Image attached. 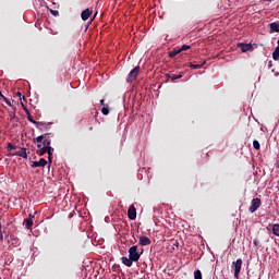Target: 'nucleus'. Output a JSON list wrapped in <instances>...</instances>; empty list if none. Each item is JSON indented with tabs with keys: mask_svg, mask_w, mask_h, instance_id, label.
Segmentation results:
<instances>
[{
	"mask_svg": "<svg viewBox=\"0 0 279 279\" xmlns=\"http://www.w3.org/2000/svg\"><path fill=\"white\" fill-rule=\"evenodd\" d=\"M204 64H206V61L202 62L201 64L190 63V69H202Z\"/></svg>",
	"mask_w": 279,
	"mask_h": 279,
	"instance_id": "412c9836",
	"label": "nucleus"
},
{
	"mask_svg": "<svg viewBox=\"0 0 279 279\" xmlns=\"http://www.w3.org/2000/svg\"><path fill=\"white\" fill-rule=\"evenodd\" d=\"M44 128L45 130H49L51 128V123L45 122Z\"/></svg>",
	"mask_w": 279,
	"mask_h": 279,
	"instance_id": "2f4dec72",
	"label": "nucleus"
},
{
	"mask_svg": "<svg viewBox=\"0 0 279 279\" xmlns=\"http://www.w3.org/2000/svg\"><path fill=\"white\" fill-rule=\"evenodd\" d=\"M48 154V160L51 162V158H53V148H50V151H47Z\"/></svg>",
	"mask_w": 279,
	"mask_h": 279,
	"instance_id": "393cba45",
	"label": "nucleus"
},
{
	"mask_svg": "<svg viewBox=\"0 0 279 279\" xmlns=\"http://www.w3.org/2000/svg\"><path fill=\"white\" fill-rule=\"evenodd\" d=\"M32 167L33 169H36L38 167H47V159L40 158L38 161H33Z\"/></svg>",
	"mask_w": 279,
	"mask_h": 279,
	"instance_id": "9d476101",
	"label": "nucleus"
},
{
	"mask_svg": "<svg viewBox=\"0 0 279 279\" xmlns=\"http://www.w3.org/2000/svg\"><path fill=\"white\" fill-rule=\"evenodd\" d=\"M240 47H241V51L243 53H245L246 51H251V49H252L251 44H240Z\"/></svg>",
	"mask_w": 279,
	"mask_h": 279,
	"instance_id": "f3484780",
	"label": "nucleus"
},
{
	"mask_svg": "<svg viewBox=\"0 0 279 279\" xmlns=\"http://www.w3.org/2000/svg\"><path fill=\"white\" fill-rule=\"evenodd\" d=\"M166 77H167V80H171L172 82H175V80H182L183 74H178V75L177 74H173V75L167 74Z\"/></svg>",
	"mask_w": 279,
	"mask_h": 279,
	"instance_id": "2eb2a0df",
	"label": "nucleus"
},
{
	"mask_svg": "<svg viewBox=\"0 0 279 279\" xmlns=\"http://www.w3.org/2000/svg\"><path fill=\"white\" fill-rule=\"evenodd\" d=\"M34 216L29 214L28 218L24 219V226L27 230H32V226H34Z\"/></svg>",
	"mask_w": 279,
	"mask_h": 279,
	"instance_id": "1a4fd4ad",
	"label": "nucleus"
},
{
	"mask_svg": "<svg viewBox=\"0 0 279 279\" xmlns=\"http://www.w3.org/2000/svg\"><path fill=\"white\" fill-rule=\"evenodd\" d=\"M100 105L105 106V100L104 99L100 100Z\"/></svg>",
	"mask_w": 279,
	"mask_h": 279,
	"instance_id": "c9c22d12",
	"label": "nucleus"
},
{
	"mask_svg": "<svg viewBox=\"0 0 279 279\" xmlns=\"http://www.w3.org/2000/svg\"><path fill=\"white\" fill-rule=\"evenodd\" d=\"M95 16H97V12L94 14L93 19L90 20V23H93V21H95Z\"/></svg>",
	"mask_w": 279,
	"mask_h": 279,
	"instance_id": "f704fd0d",
	"label": "nucleus"
},
{
	"mask_svg": "<svg viewBox=\"0 0 279 279\" xmlns=\"http://www.w3.org/2000/svg\"><path fill=\"white\" fill-rule=\"evenodd\" d=\"M268 69H271V61H270L269 64H268Z\"/></svg>",
	"mask_w": 279,
	"mask_h": 279,
	"instance_id": "4c0bfd02",
	"label": "nucleus"
},
{
	"mask_svg": "<svg viewBox=\"0 0 279 279\" xmlns=\"http://www.w3.org/2000/svg\"><path fill=\"white\" fill-rule=\"evenodd\" d=\"M138 73H141V66H135L130 73L126 78L128 84H132V82H135L136 77H138Z\"/></svg>",
	"mask_w": 279,
	"mask_h": 279,
	"instance_id": "20e7f679",
	"label": "nucleus"
},
{
	"mask_svg": "<svg viewBox=\"0 0 279 279\" xmlns=\"http://www.w3.org/2000/svg\"><path fill=\"white\" fill-rule=\"evenodd\" d=\"M10 156H20L21 158L27 159V148H22L21 150L10 154Z\"/></svg>",
	"mask_w": 279,
	"mask_h": 279,
	"instance_id": "9b49d317",
	"label": "nucleus"
},
{
	"mask_svg": "<svg viewBox=\"0 0 279 279\" xmlns=\"http://www.w3.org/2000/svg\"><path fill=\"white\" fill-rule=\"evenodd\" d=\"M90 16H93V10H90V9H85L81 13L82 21H88V19H90Z\"/></svg>",
	"mask_w": 279,
	"mask_h": 279,
	"instance_id": "0eeeda50",
	"label": "nucleus"
},
{
	"mask_svg": "<svg viewBox=\"0 0 279 279\" xmlns=\"http://www.w3.org/2000/svg\"><path fill=\"white\" fill-rule=\"evenodd\" d=\"M22 99H25V96H23Z\"/></svg>",
	"mask_w": 279,
	"mask_h": 279,
	"instance_id": "ea45409f",
	"label": "nucleus"
},
{
	"mask_svg": "<svg viewBox=\"0 0 279 279\" xmlns=\"http://www.w3.org/2000/svg\"><path fill=\"white\" fill-rule=\"evenodd\" d=\"M38 150L37 154L38 156H45L47 151H49V148L43 146V144H37Z\"/></svg>",
	"mask_w": 279,
	"mask_h": 279,
	"instance_id": "f8f14e48",
	"label": "nucleus"
},
{
	"mask_svg": "<svg viewBox=\"0 0 279 279\" xmlns=\"http://www.w3.org/2000/svg\"><path fill=\"white\" fill-rule=\"evenodd\" d=\"M26 110V114H27V120L33 123L34 125H41L40 123H38V121L34 120V118L32 117V113H29V110L25 109Z\"/></svg>",
	"mask_w": 279,
	"mask_h": 279,
	"instance_id": "dca6fc26",
	"label": "nucleus"
},
{
	"mask_svg": "<svg viewBox=\"0 0 279 279\" xmlns=\"http://www.w3.org/2000/svg\"><path fill=\"white\" fill-rule=\"evenodd\" d=\"M191 49V46L189 45H183L181 48L175 47L169 52V58H175L178 53H182V51H189Z\"/></svg>",
	"mask_w": 279,
	"mask_h": 279,
	"instance_id": "39448f33",
	"label": "nucleus"
},
{
	"mask_svg": "<svg viewBox=\"0 0 279 279\" xmlns=\"http://www.w3.org/2000/svg\"><path fill=\"white\" fill-rule=\"evenodd\" d=\"M143 253H138V246L137 245H133L129 248V257L131 258V260L133 263H138V260H141V255Z\"/></svg>",
	"mask_w": 279,
	"mask_h": 279,
	"instance_id": "f03ea898",
	"label": "nucleus"
},
{
	"mask_svg": "<svg viewBox=\"0 0 279 279\" xmlns=\"http://www.w3.org/2000/svg\"><path fill=\"white\" fill-rule=\"evenodd\" d=\"M128 217L132 221H134V219H136V207H134V205H131L129 207V209H128Z\"/></svg>",
	"mask_w": 279,
	"mask_h": 279,
	"instance_id": "6e6552de",
	"label": "nucleus"
},
{
	"mask_svg": "<svg viewBox=\"0 0 279 279\" xmlns=\"http://www.w3.org/2000/svg\"><path fill=\"white\" fill-rule=\"evenodd\" d=\"M3 226L0 222V241H3V231H1Z\"/></svg>",
	"mask_w": 279,
	"mask_h": 279,
	"instance_id": "7c9ffc66",
	"label": "nucleus"
},
{
	"mask_svg": "<svg viewBox=\"0 0 279 279\" xmlns=\"http://www.w3.org/2000/svg\"><path fill=\"white\" fill-rule=\"evenodd\" d=\"M0 99H3V93L0 92Z\"/></svg>",
	"mask_w": 279,
	"mask_h": 279,
	"instance_id": "e433bc0d",
	"label": "nucleus"
},
{
	"mask_svg": "<svg viewBox=\"0 0 279 279\" xmlns=\"http://www.w3.org/2000/svg\"><path fill=\"white\" fill-rule=\"evenodd\" d=\"M7 149L8 151H12L13 149H16V146L12 145V143H9Z\"/></svg>",
	"mask_w": 279,
	"mask_h": 279,
	"instance_id": "cd10ccee",
	"label": "nucleus"
},
{
	"mask_svg": "<svg viewBox=\"0 0 279 279\" xmlns=\"http://www.w3.org/2000/svg\"><path fill=\"white\" fill-rule=\"evenodd\" d=\"M2 99L7 106H12V102H10V100L5 96H3Z\"/></svg>",
	"mask_w": 279,
	"mask_h": 279,
	"instance_id": "c756f323",
	"label": "nucleus"
},
{
	"mask_svg": "<svg viewBox=\"0 0 279 279\" xmlns=\"http://www.w3.org/2000/svg\"><path fill=\"white\" fill-rule=\"evenodd\" d=\"M272 59L278 62L279 60V46L275 49V51L272 52Z\"/></svg>",
	"mask_w": 279,
	"mask_h": 279,
	"instance_id": "aec40b11",
	"label": "nucleus"
},
{
	"mask_svg": "<svg viewBox=\"0 0 279 279\" xmlns=\"http://www.w3.org/2000/svg\"><path fill=\"white\" fill-rule=\"evenodd\" d=\"M121 260H122V264L125 265V267H132V265L134 264L131 257L123 256Z\"/></svg>",
	"mask_w": 279,
	"mask_h": 279,
	"instance_id": "4468645a",
	"label": "nucleus"
},
{
	"mask_svg": "<svg viewBox=\"0 0 279 279\" xmlns=\"http://www.w3.org/2000/svg\"><path fill=\"white\" fill-rule=\"evenodd\" d=\"M257 208H260V198H253L248 210L250 213H256Z\"/></svg>",
	"mask_w": 279,
	"mask_h": 279,
	"instance_id": "423d86ee",
	"label": "nucleus"
},
{
	"mask_svg": "<svg viewBox=\"0 0 279 279\" xmlns=\"http://www.w3.org/2000/svg\"><path fill=\"white\" fill-rule=\"evenodd\" d=\"M194 279H202V270L194 271Z\"/></svg>",
	"mask_w": 279,
	"mask_h": 279,
	"instance_id": "5701e85b",
	"label": "nucleus"
},
{
	"mask_svg": "<svg viewBox=\"0 0 279 279\" xmlns=\"http://www.w3.org/2000/svg\"><path fill=\"white\" fill-rule=\"evenodd\" d=\"M140 245H151V240H149V238L147 235H142L140 238Z\"/></svg>",
	"mask_w": 279,
	"mask_h": 279,
	"instance_id": "ddd939ff",
	"label": "nucleus"
},
{
	"mask_svg": "<svg viewBox=\"0 0 279 279\" xmlns=\"http://www.w3.org/2000/svg\"><path fill=\"white\" fill-rule=\"evenodd\" d=\"M270 27V32H276L277 34H279V24L276 22H272L269 24Z\"/></svg>",
	"mask_w": 279,
	"mask_h": 279,
	"instance_id": "a211bd4d",
	"label": "nucleus"
},
{
	"mask_svg": "<svg viewBox=\"0 0 279 279\" xmlns=\"http://www.w3.org/2000/svg\"><path fill=\"white\" fill-rule=\"evenodd\" d=\"M16 97H20V99H23V98H21V97H22L21 92H17V93H16Z\"/></svg>",
	"mask_w": 279,
	"mask_h": 279,
	"instance_id": "72a5a7b5",
	"label": "nucleus"
},
{
	"mask_svg": "<svg viewBox=\"0 0 279 279\" xmlns=\"http://www.w3.org/2000/svg\"><path fill=\"white\" fill-rule=\"evenodd\" d=\"M102 114H105V117H107V114H110V110L108 109V105H106L102 109H101Z\"/></svg>",
	"mask_w": 279,
	"mask_h": 279,
	"instance_id": "4be33fe9",
	"label": "nucleus"
},
{
	"mask_svg": "<svg viewBox=\"0 0 279 279\" xmlns=\"http://www.w3.org/2000/svg\"><path fill=\"white\" fill-rule=\"evenodd\" d=\"M241 267H243V259L238 258L232 262L231 269L234 271V278L239 279V274H241Z\"/></svg>",
	"mask_w": 279,
	"mask_h": 279,
	"instance_id": "7ed1b4c3",
	"label": "nucleus"
},
{
	"mask_svg": "<svg viewBox=\"0 0 279 279\" xmlns=\"http://www.w3.org/2000/svg\"><path fill=\"white\" fill-rule=\"evenodd\" d=\"M46 136H49V133L37 136L35 138V143H37L38 145H44V147L48 148V151H51V138Z\"/></svg>",
	"mask_w": 279,
	"mask_h": 279,
	"instance_id": "f257e3e1",
	"label": "nucleus"
},
{
	"mask_svg": "<svg viewBox=\"0 0 279 279\" xmlns=\"http://www.w3.org/2000/svg\"><path fill=\"white\" fill-rule=\"evenodd\" d=\"M253 147H254V149H260V143L255 140V141L253 142Z\"/></svg>",
	"mask_w": 279,
	"mask_h": 279,
	"instance_id": "b1692460",
	"label": "nucleus"
},
{
	"mask_svg": "<svg viewBox=\"0 0 279 279\" xmlns=\"http://www.w3.org/2000/svg\"><path fill=\"white\" fill-rule=\"evenodd\" d=\"M271 230H272V234H275V236H279V225L278 223L271 225Z\"/></svg>",
	"mask_w": 279,
	"mask_h": 279,
	"instance_id": "6ab92c4d",
	"label": "nucleus"
},
{
	"mask_svg": "<svg viewBox=\"0 0 279 279\" xmlns=\"http://www.w3.org/2000/svg\"><path fill=\"white\" fill-rule=\"evenodd\" d=\"M40 123L39 125H36L37 130H40L43 132V128H45V122H37Z\"/></svg>",
	"mask_w": 279,
	"mask_h": 279,
	"instance_id": "c85d7f7f",
	"label": "nucleus"
},
{
	"mask_svg": "<svg viewBox=\"0 0 279 279\" xmlns=\"http://www.w3.org/2000/svg\"><path fill=\"white\" fill-rule=\"evenodd\" d=\"M89 132H93V126L89 128Z\"/></svg>",
	"mask_w": 279,
	"mask_h": 279,
	"instance_id": "58836bf2",
	"label": "nucleus"
},
{
	"mask_svg": "<svg viewBox=\"0 0 279 279\" xmlns=\"http://www.w3.org/2000/svg\"><path fill=\"white\" fill-rule=\"evenodd\" d=\"M9 117L11 121H14V119H16V113L14 111H9Z\"/></svg>",
	"mask_w": 279,
	"mask_h": 279,
	"instance_id": "a878e982",
	"label": "nucleus"
},
{
	"mask_svg": "<svg viewBox=\"0 0 279 279\" xmlns=\"http://www.w3.org/2000/svg\"><path fill=\"white\" fill-rule=\"evenodd\" d=\"M172 245H173V250H175V247H177V250H178V247H179V245H180V242L174 241V243H173Z\"/></svg>",
	"mask_w": 279,
	"mask_h": 279,
	"instance_id": "473e14b6",
	"label": "nucleus"
},
{
	"mask_svg": "<svg viewBox=\"0 0 279 279\" xmlns=\"http://www.w3.org/2000/svg\"><path fill=\"white\" fill-rule=\"evenodd\" d=\"M50 14H52V16H60V12L58 10H50Z\"/></svg>",
	"mask_w": 279,
	"mask_h": 279,
	"instance_id": "bb28decb",
	"label": "nucleus"
}]
</instances>
